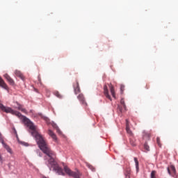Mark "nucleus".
Masks as SVG:
<instances>
[{"instance_id":"15","label":"nucleus","mask_w":178,"mask_h":178,"mask_svg":"<svg viewBox=\"0 0 178 178\" xmlns=\"http://www.w3.org/2000/svg\"><path fill=\"white\" fill-rule=\"evenodd\" d=\"M168 172L169 175H172H172H176V168L173 165H171L170 168H168Z\"/></svg>"},{"instance_id":"10","label":"nucleus","mask_w":178,"mask_h":178,"mask_svg":"<svg viewBox=\"0 0 178 178\" xmlns=\"http://www.w3.org/2000/svg\"><path fill=\"white\" fill-rule=\"evenodd\" d=\"M3 77L7 80V81L10 84L11 86H15V81L9 76L8 74H5L3 75Z\"/></svg>"},{"instance_id":"1","label":"nucleus","mask_w":178,"mask_h":178,"mask_svg":"<svg viewBox=\"0 0 178 178\" xmlns=\"http://www.w3.org/2000/svg\"><path fill=\"white\" fill-rule=\"evenodd\" d=\"M0 109L3 112H6V113H11V115H15V116H17V118H21V119H22L24 125L27 126V127L31 130V135L35 138V140L39 145V148L44 154H47V156H44L45 164L49 168L50 170H52L53 169V170L58 173V175L65 176L63 170L62 168L59 167L58 163L55 161V152L49 148L42 136H41V134L38 133V131H37V127L34 125V123H33L29 118H26V116L22 115L20 112L16 111L10 107H6L2 103H0Z\"/></svg>"},{"instance_id":"4","label":"nucleus","mask_w":178,"mask_h":178,"mask_svg":"<svg viewBox=\"0 0 178 178\" xmlns=\"http://www.w3.org/2000/svg\"><path fill=\"white\" fill-rule=\"evenodd\" d=\"M77 99L81 104V105H83L84 106H87V102H86V98L84 97V95L83 93H80L77 96Z\"/></svg>"},{"instance_id":"27","label":"nucleus","mask_w":178,"mask_h":178,"mask_svg":"<svg viewBox=\"0 0 178 178\" xmlns=\"http://www.w3.org/2000/svg\"><path fill=\"white\" fill-rule=\"evenodd\" d=\"M120 90H121L122 92H123V91H124V85L120 86Z\"/></svg>"},{"instance_id":"5","label":"nucleus","mask_w":178,"mask_h":178,"mask_svg":"<svg viewBox=\"0 0 178 178\" xmlns=\"http://www.w3.org/2000/svg\"><path fill=\"white\" fill-rule=\"evenodd\" d=\"M73 87H74V94L76 95H77V94H80V92H81V90H80V85L79 84L78 81H76V83H74L73 85Z\"/></svg>"},{"instance_id":"28","label":"nucleus","mask_w":178,"mask_h":178,"mask_svg":"<svg viewBox=\"0 0 178 178\" xmlns=\"http://www.w3.org/2000/svg\"><path fill=\"white\" fill-rule=\"evenodd\" d=\"M131 145H133V146L136 145V143H133V142H131Z\"/></svg>"},{"instance_id":"30","label":"nucleus","mask_w":178,"mask_h":178,"mask_svg":"<svg viewBox=\"0 0 178 178\" xmlns=\"http://www.w3.org/2000/svg\"><path fill=\"white\" fill-rule=\"evenodd\" d=\"M89 168H92V166L90 165Z\"/></svg>"},{"instance_id":"14","label":"nucleus","mask_w":178,"mask_h":178,"mask_svg":"<svg viewBox=\"0 0 178 178\" xmlns=\"http://www.w3.org/2000/svg\"><path fill=\"white\" fill-rule=\"evenodd\" d=\"M48 134L49 136H50V137H51V138H53V140H54V141H56V140H58V138H56V135L54 133V131H52V130L49 129Z\"/></svg>"},{"instance_id":"13","label":"nucleus","mask_w":178,"mask_h":178,"mask_svg":"<svg viewBox=\"0 0 178 178\" xmlns=\"http://www.w3.org/2000/svg\"><path fill=\"white\" fill-rule=\"evenodd\" d=\"M15 76H17V77H19V79H21V80H24V75H23L22 72L17 70L15 71Z\"/></svg>"},{"instance_id":"26","label":"nucleus","mask_w":178,"mask_h":178,"mask_svg":"<svg viewBox=\"0 0 178 178\" xmlns=\"http://www.w3.org/2000/svg\"><path fill=\"white\" fill-rule=\"evenodd\" d=\"M126 127H130L129 120H126Z\"/></svg>"},{"instance_id":"12","label":"nucleus","mask_w":178,"mask_h":178,"mask_svg":"<svg viewBox=\"0 0 178 178\" xmlns=\"http://www.w3.org/2000/svg\"><path fill=\"white\" fill-rule=\"evenodd\" d=\"M0 87L2 88H4V90H9V87H8V85L6 83H5V81L0 76Z\"/></svg>"},{"instance_id":"16","label":"nucleus","mask_w":178,"mask_h":178,"mask_svg":"<svg viewBox=\"0 0 178 178\" xmlns=\"http://www.w3.org/2000/svg\"><path fill=\"white\" fill-rule=\"evenodd\" d=\"M131 173V169L130 168H127L124 170V175L126 178H130V175Z\"/></svg>"},{"instance_id":"29","label":"nucleus","mask_w":178,"mask_h":178,"mask_svg":"<svg viewBox=\"0 0 178 178\" xmlns=\"http://www.w3.org/2000/svg\"><path fill=\"white\" fill-rule=\"evenodd\" d=\"M0 162H2V156L0 154Z\"/></svg>"},{"instance_id":"11","label":"nucleus","mask_w":178,"mask_h":178,"mask_svg":"<svg viewBox=\"0 0 178 178\" xmlns=\"http://www.w3.org/2000/svg\"><path fill=\"white\" fill-rule=\"evenodd\" d=\"M104 93L105 97L108 98V99L112 101V98H111V95H109V91L108 90V86H106V85H104Z\"/></svg>"},{"instance_id":"21","label":"nucleus","mask_w":178,"mask_h":178,"mask_svg":"<svg viewBox=\"0 0 178 178\" xmlns=\"http://www.w3.org/2000/svg\"><path fill=\"white\" fill-rule=\"evenodd\" d=\"M151 137V135L148 133H143V138H149Z\"/></svg>"},{"instance_id":"3","label":"nucleus","mask_w":178,"mask_h":178,"mask_svg":"<svg viewBox=\"0 0 178 178\" xmlns=\"http://www.w3.org/2000/svg\"><path fill=\"white\" fill-rule=\"evenodd\" d=\"M0 140L3 147L6 149V151L9 152V154H13V152L12 151V149L10 148V147L6 145V143H5V142L3 141V136H2V134L1 133H0Z\"/></svg>"},{"instance_id":"25","label":"nucleus","mask_w":178,"mask_h":178,"mask_svg":"<svg viewBox=\"0 0 178 178\" xmlns=\"http://www.w3.org/2000/svg\"><path fill=\"white\" fill-rule=\"evenodd\" d=\"M121 104H122L123 108L126 109V104H124V100L122 99Z\"/></svg>"},{"instance_id":"7","label":"nucleus","mask_w":178,"mask_h":178,"mask_svg":"<svg viewBox=\"0 0 178 178\" xmlns=\"http://www.w3.org/2000/svg\"><path fill=\"white\" fill-rule=\"evenodd\" d=\"M3 77L7 80V81L10 84L11 86H15V81L9 76L8 74H5L3 75Z\"/></svg>"},{"instance_id":"6","label":"nucleus","mask_w":178,"mask_h":178,"mask_svg":"<svg viewBox=\"0 0 178 178\" xmlns=\"http://www.w3.org/2000/svg\"><path fill=\"white\" fill-rule=\"evenodd\" d=\"M16 105H15L13 106V108H15V109H18V111H21V112H23V113H26V112H27L25 108H23V106L20 104H19V102H16L15 103Z\"/></svg>"},{"instance_id":"17","label":"nucleus","mask_w":178,"mask_h":178,"mask_svg":"<svg viewBox=\"0 0 178 178\" xmlns=\"http://www.w3.org/2000/svg\"><path fill=\"white\" fill-rule=\"evenodd\" d=\"M109 88L112 97L113 98H116V95L115 94V88L113 87V85L110 84Z\"/></svg>"},{"instance_id":"24","label":"nucleus","mask_w":178,"mask_h":178,"mask_svg":"<svg viewBox=\"0 0 178 178\" xmlns=\"http://www.w3.org/2000/svg\"><path fill=\"white\" fill-rule=\"evenodd\" d=\"M53 127H54V129H56V130H57V131H58V133H60V131L59 130V128L58 127V125H56V124H53Z\"/></svg>"},{"instance_id":"18","label":"nucleus","mask_w":178,"mask_h":178,"mask_svg":"<svg viewBox=\"0 0 178 178\" xmlns=\"http://www.w3.org/2000/svg\"><path fill=\"white\" fill-rule=\"evenodd\" d=\"M134 162H135V165H136V172L137 173H138V170H140V168H139V164H138V160L137 159V157H134Z\"/></svg>"},{"instance_id":"19","label":"nucleus","mask_w":178,"mask_h":178,"mask_svg":"<svg viewBox=\"0 0 178 178\" xmlns=\"http://www.w3.org/2000/svg\"><path fill=\"white\" fill-rule=\"evenodd\" d=\"M126 131L129 136H133V131H131V130L130 129V127H126Z\"/></svg>"},{"instance_id":"20","label":"nucleus","mask_w":178,"mask_h":178,"mask_svg":"<svg viewBox=\"0 0 178 178\" xmlns=\"http://www.w3.org/2000/svg\"><path fill=\"white\" fill-rule=\"evenodd\" d=\"M54 95H56L57 98H60V99L63 98V96L60 94L58 91L54 92Z\"/></svg>"},{"instance_id":"22","label":"nucleus","mask_w":178,"mask_h":178,"mask_svg":"<svg viewBox=\"0 0 178 178\" xmlns=\"http://www.w3.org/2000/svg\"><path fill=\"white\" fill-rule=\"evenodd\" d=\"M144 148L146 151H149V146L148 145V143H145Z\"/></svg>"},{"instance_id":"2","label":"nucleus","mask_w":178,"mask_h":178,"mask_svg":"<svg viewBox=\"0 0 178 178\" xmlns=\"http://www.w3.org/2000/svg\"><path fill=\"white\" fill-rule=\"evenodd\" d=\"M64 170H65V173H67L68 175V176H71V177L80 178L81 176V173H80V171H79V170H77L76 172L72 171L67 166L64 167Z\"/></svg>"},{"instance_id":"23","label":"nucleus","mask_w":178,"mask_h":178,"mask_svg":"<svg viewBox=\"0 0 178 178\" xmlns=\"http://www.w3.org/2000/svg\"><path fill=\"white\" fill-rule=\"evenodd\" d=\"M156 143H157L159 147H161L162 146V145L161 144V138H159V137L156 138Z\"/></svg>"},{"instance_id":"9","label":"nucleus","mask_w":178,"mask_h":178,"mask_svg":"<svg viewBox=\"0 0 178 178\" xmlns=\"http://www.w3.org/2000/svg\"><path fill=\"white\" fill-rule=\"evenodd\" d=\"M3 77L7 80V81L10 84L11 86H15V81L9 76L8 74H5L3 75Z\"/></svg>"},{"instance_id":"8","label":"nucleus","mask_w":178,"mask_h":178,"mask_svg":"<svg viewBox=\"0 0 178 178\" xmlns=\"http://www.w3.org/2000/svg\"><path fill=\"white\" fill-rule=\"evenodd\" d=\"M3 77L7 80V81L10 84L11 86H15V81L9 76L8 74H5L3 75Z\"/></svg>"}]
</instances>
